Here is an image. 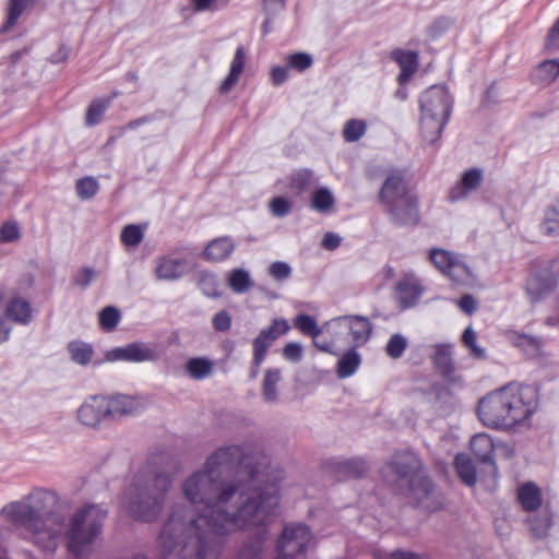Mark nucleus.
<instances>
[{
  "label": "nucleus",
  "mask_w": 559,
  "mask_h": 559,
  "mask_svg": "<svg viewBox=\"0 0 559 559\" xmlns=\"http://www.w3.org/2000/svg\"><path fill=\"white\" fill-rule=\"evenodd\" d=\"M182 492L190 504L173 506L158 537L164 555L181 559H218L233 527L262 524L280 504L276 483L236 444L212 453Z\"/></svg>",
  "instance_id": "obj_1"
},
{
  "label": "nucleus",
  "mask_w": 559,
  "mask_h": 559,
  "mask_svg": "<svg viewBox=\"0 0 559 559\" xmlns=\"http://www.w3.org/2000/svg\"><path fill=\"white\" fill-rule=\"evenodd\" d=\"M536 407L534 386L508 384L481 397L477 415L486 427L508 430L532 416Z\"/></svg>",
  "instance_id": "obj_2"
},
{
  "label": "nucleus",
  "mask_w": 559,
  "mask_h": 559,
  "mask_svg": "<svg viewBox=\"0 0 559 559\" xmlns=\"http://www.w3.org/2000/svg\"><path fill=\"white\" fill-rule=\"evenodd\" d=\"M58 496L48 489L37 488L24 501L11 502L4 507L7 515L35 536L55 540L64 527V519L55 511Z\"/></svg>",
  "instance_id": "obj_3"
},
{
  "label": "nucleus",
  "mask_w": 559,
  "mask_h": 559,
  "mask_svg": "<svg viewBox=\"0 0 559 559\" xmlns=\"http://www.w3.org/2000/svg\"><path fill=\"white\" fill-rule=\"evenodd\" d=\"M378 201L390 222L396 226H415L420 221L418 195L406 169L384 170Z\"/></svg>",
  "instance_id": "obj_4"
},
{
  "label": "nucleus",
  "mask_w": 559,
  "mask_h": 559,
  "mask_svg": "<svg viewBox=\"0 0 559 559\" xmlns=\"http://www.w3.org/2000/svg\"><path fill=\"white\" fill-rule=\"evenodd\" d=\"M173 479L167 473L139 471L124 491V503L128 513L136 521H155L165 503Z\"/></svg>",
  "instance_id": "obj_5"
},
{
  "label": "nucleus",
  "mask_w": 559,
  "mask_h": 559,
  "mask_svg": "<svg viewBox=\"0 0 559 559\" xmlns=\"http://www.w3.org/2000/svg\"><path fill=\"white\" fill-rule=\"evenodd\" d=\"M107 510L102 504L86 503L71 516L66 531L68 549L81 556L100 535Z\"/></svg>",
  "instance_id": "obj_6"
},
{
  "label": "nucleus",
  "mask_w": 559,
  "mask_h": 559,
  "mask_svg": "<svg viewBox=\"0 0 559 559\" xmlns=\"http://www.w3.org/2000/svg\"><path fill=\"white\" fill-rule=\"evenodd\" d=\"M420 459L411 451H401L392 455L380 469L383 481L396 489H404L421 473Z\"/></svg>",
  "instance_id": "obj_7"
},
{
  "label": "nucleus",
  "mask_w": 559,
  "mask_h": 559,
  "mask_svg": "<svg viewBox=\"0 0 559 559\" xmlns=\"http://www.w3.org/2000/svg\"><path fill=\"white\" fill-rule=\"evenodd\" d=\"M312 534L306 524H286L276 543L275 559H304Z\"/></svg>",
  "instance_id": "obj_8"
},
{
  "label": "nucleus",
  "mask_w": 559,
  "mask_h": 559,
  "mask_svg": "<svg viewBox=\"0 0 559 559\" xmlns=\"http://www.w3.org/2000/svg\"><path fill=\"white\" fill-rule=\"evenodd\" d=\"M429 259L443 275L456 285L467 284L474 278L471 267L456 253L435 248L430 250Z\"/></svg>",
  "instance_id": "obj_9"
},
{
  "label": "nucleus",
  "mask_w": 559,
  "mask_h": 559,
  "mask_svg": "<svg viewBox=\"0 0 559 559\" xmlns=\"http://www.w3.org/2000/svg\"><path fill=\"white\" fill-rule=\"evenodd\" d=\"M404 489H407L409 497L415 501L417 507L428 512H435L443 506L444 499L442 492L423 472L408 483Z\"/></svg>",
  "instance_id": "obj_10"
},
{
  "label": "nucleus",
  "mask_w": 559,
  "mask_h": 559,
  "mask_svg": "<svg viewBox=\"0 0 559 559\" xmlns=\"http://www.w3.org/2000/svg\"><path fill=\"white\" fill-rule=\"evenodd\" d=\"M559 259L538 271L532 272L526 281L525 292L532 304H536L550 294L558 284Z\"/></svg>",
  "instance_id": "obj_11"
},
{
  "label": "nucleus",
  "mask_w": 559,
  "mask_h": 559,
  "mask_svg": "<svg viewBox=\"0 0 559 559\" xmlns=\"http://www.w3.org/2000/svg\"><path fill=\"white\" fill-rule=\"evenodd\" d=\"M419 107L420 114L449 121L453 109V98L445 86L432 85L421 93Z\"/></svg>",
  "instance_id": "obj_12"
},
{
  "label": "nucleus",
  "mask_w": 559,
  "mask_h": 559,
  "mask_svg": "<svg viewBox=\"0 0 559 559\" xmlns=\"http://www.w3.org/2000/svg\"><path fill=\"white\" fill-rule=\"evenodd\" d=\"M328 332L348 330L355 346L365 345L371 336L372 324L364 316H342L326 322Z\"/></svg>",
  "instance_id": "obj_13"
},
{
  "label": "nucleus",
  "mask_w": 559,
  "mask_h": 559,
  "mask_svg": "<svg viewBox=\"0 0 559 559\" xmlns=\"http://www.w3.org/2000/svg\"><path fill=\"white\" fill-rule=\"evenodd\" d=\"M266 518L265 522L257 525H248L245 527H233L231 531L245 530L248 527H258L257 531L248 536V538L241 544L237 551L236 559H261L264 554V544L267 538V530L266 524L271 520V518L275 514L276 509Z\"/></svg>",
  "instance_id": "obj_14"
},
{
  "label": "nucleus",
  "mask_w": 559,
  "mask_h": 559,
  "mask_svg": "<svg viewBox=\"0 0 559 559\" xmlns=\"http://www.w3.org/2000/svg\"><path fill=\"white\" fill-rule=\"evenodd\" d=\"M105 358L108 361H156L158 359V353L145 343L133 342L127 346L116 347L108 350Z\"/></svg>",
  "instance_id": "obj_15"
},
{
  "label": "nucleus",
  "mask_w": 559,
  "mask_h": 559,
  "mask_svg": "<svg viewBox=\"0 0 559 559\" xmlns=\"http://www.w3.org/2000/svg\"><path fill=\"white\" fill-rule=\"evenodd\" d=\"M105 403L108 419L112 420L138 415L143 409V405L138 397L121 393L105 395Z\"/></svg>",
  "instance_id": "obj_16"
},
{
  "label": "nucleus",
  "mask_w": 559,
  "mask_h": 559,
  "mask_svg": "<svg viewBox=\"0 0 559 559\" xmlns=\"http://www.w3.org/2000/svg\"><path fill=\"white\" fill-rule=\"evenodd\" d=\"M289 325L285 319L275 318L272 324L262 329L252 342V353L266 357L269 348L281 336L288 332Z\"/></svg>",
  "instance_id": "obj_17"
},
{
  "label": "nucleus",
  "mask_w": 559,
  "mask_h": 559,
  "mask_svg": "<svg viewBox=\"0 0 559 559\" xmlns=\"http://www.w3.org/2000/svg\"><path fill=\"white\" fill-rule=\"evenodd\" d=\"M79 420L90 427L97 426L102 420L108 419L105 395L90 396L78 409Z\"/></svg>",
  "instance_id": "obj_18"
},
{
  "label": "nucleus",
  "mask_w": 559,
  "mask_h": 559,
  "mask_svg": "<svg viewBox=\"0 0 559 559\" xmlns=\"http://www.w3.org/2000/svg\"><path fill=\"white\" fill-rule=\"evenodd\" d=\"M483 181V170L479 168H471L463 173L460 181L451 188L448 199L451 202H457L465 199L468 193L478 189Z\"/></svg>",
  "instance_id": "obj_19"
},
{
  "label": "nucleus",
  "mask_w": 559,
  "mask_h": 559,
  "mask_svg": "<svg viewBox=\"0 0 559 559\" xmlns=\"http://www.w3.org/2000/svg\"><path fill=\"white\" fill-rule=\"evenodd\" d=\"M186 273V261L171 255L155 259V275L159 281H177Z\"/></svg>",
  "instance_id": "obj_20"
},
{
  "label": "nucleus",
  "mask_w": 559,
  "mask_h": 559,
  "mask_svg": "<svg viewBox=\"0 0 559 559\" xmlns=\"http://www.w3.org/2000/svg\"><path fill=\"white\" fill-rule=\"evenodd\" d=\"M423 294V287L413 275H405L396 284V296L402 308L414 307Z\"/></svg>",
  "instance_id": "obj_21"
},
{
  "label": "nucleus",
  "mask_w": 559,
  "mask_h": 559,
  "mask_svg": "<svg viewBox=\"0 0 559 559\" xmlns=\"http://www.w3.org/2000/svg\"><path fill=\"white\" fill-rule=\"evenodd\" d=\"M331 467L338 479L361 478L369 471V464L362 457L338 460Z\"/></svg>",
  "instance_id": "obj_22"
},
{
  "label": "nucleus",
  "mask_w": 559,
  "mask_h": 559,
  "mask_svg": "<svg viewBox=\"0 0 559 559\" xmlns=\"http://www.w3.org/2000/svg\"><path fill=\"white\" fill-rule=\"evenodd\" d=\"M236 245L228 236L211 240L203 250L202 258L209 262H222L234 252Z\"/></svg>",
  "instance_id": "obj_23"
},
{
  "label": "nucleus",
  "mask_w": 559,
  "mask_h": 559,
  "mask_svg": "<svg viewBox=\"0 0 559 559\" xmlns=\"http://www.w3.org/2000/svg\"><path fill=\"white\" fill-rule=\"evenodd\" d=\"M471 449L475 456L481 462L490 465L496 473L497 466L493 461L495 445L492 439L486 433L475 435L471 440Z\"/></svg>",
  "instance_id": "obj_24"
},
{
  "label": "nucleus",
  "mask_w": 559,
  "mask_h": 559,
  "mask_svg": "<svg viewBox=\"0 0 559 559\" xmlns=\"http://www.w3.org/2000/svg\"><path fill=\"white\" fill-rule=\"evenodd\" d=\"M447 123L448 121L441 118L420 114L419 129L423 140L429 144L436 143Z\"/></svg>",
  "instance_id": "obj_25"
},
{
  "label": "nucleus",
  "mask_w": 559,
  "mask_h": 559,
  "mask_svg": "<svg viewBox=\"0 0 559 559\" xmlns=\"http://www.w3.org/2000/svg\"><path fill=\"white\" fill-rule=\"evenodd\" d=\"M559 78V59L539 62L532 72V81L536 84L549 85Z\"/></svg>",
  "instance_id": "obj_26"
},
{
  "label": "nucleus",
  "mask_w": 559,
  "mask_h": 559,
  "mask_svg": "<svg viewBox=\"0 0 559 559\" xmlns=\"http://www.w3.org/2000/svg\"><path fill=\"white\" fill-rule=\"evenodd\" d=\"M417 58L418 56L414 51L394 49L391 52V59L401 68V73L399 75L400 83L406 81L417 70Z\"/></svg>",
  "instance_id": "obj_27"
},
{
  "label": "nucleus",
  "mask_w": 559,
  "mask_h": 559,
  "mask_svg": "<svg viewBox=\"0 0 559 559\" xmlns=\"http://www.w3.org/2000/svg\"><path fill=\"white\" fill-rule=\"evenodd\" d=\"M32 309L25 299L20 297L12 298L5 306L4 318L20 324L29 322Z\"/></svg>",
  "instance_id": "obj_28"
},
{
  "label": "nucleus",
  "mask_w": 559,
  "mask_h": 559,
  "mask_svg": "<svg viewBox=\"0 0 559 559\" xmlns=\"http://www.w3.org/2000/svg\"><path fill=\"white\" fill-rule=\"evenodd\" d=\"M245 59H246L245 49L242 46H239L236 49V52L234 55V58H233V61L230 64V69H229V73L225 78L223 83L221 84V87H219L221 93L229 92L233 88V86L237 83V81L245 68Z\"/></svg>",
  "instance_id": "obj_29"
},
{
  "label": "nucleus",
  "mask_w": 559,
  "mask_h": 559,
  "mask_svg": "<svg viewBox=\"0 0 559 559\" xmlns=\"http://www.w3.org/2000/svg\"><path fill=\"white\" fill-rule=\"evenodd\" d=\"M518 499L525 511L537 510L543 502L540 489L534 483H526L518 490Z\"/></svg>",
  "instance_id": "obj_30"
},
{
  "label": "nucleus",
  "mask_w": 559,
  "mask_h": 559,
  "mask_svg": "<svg viewBox=\"0 0 559 559\" xmlns=\"http://www.w3.org/2000/svg\"><path fill=\"white\" fill-rule=\"evenodd\" d=\"M316 183L317 178L308 168H300L290 175L289 188L296 195L310 191Z\"/></svg>",
  "instance_id": "obj_31"
},
{
  "label": "nucleus",
  "mask_w": 559,
  "mask_h": 559,
  "mask_svg": "<svg viewBox=\"0 0 559 559\" xmlns=\"http://www.w3.org/2000/svg\"><path fill=\"white\" fill-rule=\"evenodd\" d=\"M361 364V357L355 347L348 349L337 361L336 374L340 379L352 377Z\"/></svg>",
  "instance_id": "obj_32"
},
{
  "label": "nucleus",
  "mask_w": 559,
  "mask_h": 559,
  "mask_svg": "<svg viewBox=\"0 0 559 559\" xmlns=\"http://www.w3.org/2000/svg\"><path fill=\"white\" fill-rule=\"evenodd\" d=\"M68 352L71 360L79 366L85 367L92 362L94 348L90 343L83 341H71L68 344Z\"/></svg>",
  "instance_id": "obj_33"
},
{
  "label": "nucleus",
  "mask_w": 559,
  "mask_h": 559,
  "mask_svg": "<svg viewBox=\"0 0 559 559\" xmlns=\"http://www.w3.org/2000/svg\"><path fill=\"white\" fill-rule=\"evenodd\" d=\"M282 379V372L278 368H270L265 371L262 381L261 394L266 403L277 402V384Z\"/></svg>",
  "instance_id": "obj_34"
},
{
  "label": "nucleus",
  "mask_w": 559,
  "mask_h": 559,
  "mask_svg": "<svg viewBox=\"0 0 559 559\" xmlns=\"http://www.w3.org/2000/svg\"><path fill=\"white\" fill-rule=\"evenodd\" d=\"M432 362L444 378H450L454 371V365L451 357V346L443 344L437 345Z\"/></svg>",
  "instance_id": "obj_35"
},
{
  "label": "nucleus",
  "mask_w": 559,
  "mask_h": 559,
  "mask_svg": "<svg viewBox=\"0 0 559 559\" xmlns=\"http://www.w3.org/2000/svg\"><path fill=\"white\" fill-rule=\"evenodd\" d=\"M119 95V92H114L111 96L106 98H97L94 99L87 110L85 116V123L88 127L96 126L102 120L106 109L110 105L111 100Z\"/></svg>",
  "instance_id": "obj_36"
},
{
  "label": "nucleus",
  "mask_w": 559,
  "mask_h": 559,
  "mask_svg": "<svg viewBox=\"0 0 559 559\" xmlns=\"http://www.w3.org/2000/svg\"><path fill=\"white\" fill-rule=\"evenodd\" d=\"M455 468L460 479L466 486L476 484V468L467 454L460 453L455 456Z\"/></svg>",
  "instance_id": "obj_37"
},
{
  "label": "nucleus",
  "mask_w": 559,
  "mask_h": 559,
  "mask_svg": "<svg viewBox=\"0 0 559 559\" xmlns=\"http://www.w3.org/2000/svg\"><path fill=\"white\" fill-rule=\"evenodd\" d=\"M540 230L543 235L549 237L559 236V202L545 210Z\"/></svg>",
  "instance_id": "obj_38"
},
{
  "label": "nucleus",
  "mask_w": 559,
  "mask_h": 559,
  "mask_svg": "<svg viewBox=\"0 0 559 559\" xmlns=\"http://www.w3.org/2000/svg\"><path fill=\"white\" fill-rule=\"evenodd\" d=\"M335 204V199L332 192L321 187L313 191L311 195V207L319 213H329Z\"/></svg>",
  "instance_id": "obj_39"
},
{
  "label": "nucleus",
  "mask_w": 559,
  "mask_h": 559,
  "mask_svg": "<svg viewBox=\"0 0 559 559\" xmlns=\"http://www.w3.org/2000/svg\"><path fill=\"white\" fill-rule=\"evenodd\" d=\"M294 326L307 336L321 335L324 330L328 331L326 323L320 328L317 320L309 314L300 313L294 319Z\"/></svg>",
  "instance_id": "obj_40"
},
{
  "label": "nucleus",
  "mask_w": 559,
  "mask_h": 559,
  "mask_svg": "<svg viewBox=\"0 0 559 559\" xmlns=\"http://www.w3.org/2000/svg\"><path fill=\"white\" fill-rule=\"evenodd\" d=\"M32 0H10L8 5V16L3 25L0 27V32L5 33L14 26L25 9L32 5Z\"/></svg>",
  "instance_id": "obj_41"
},
{
  "label": "nucleus",
  "mask_w": 559,
  "mask_h": 559,
  "mask_svg": "<svg viewBox=\"0 0 559 559\" xmlns=\"http://www.w3.org/2000/svg\"><path fill=\"white\" fill-rule=\"evenodd\" d=\"M228 286L236 294H243L252 286V281L248 271L235 269L229 273Z\"/></svg>",
  "instance_id": "obj_42"
},
{
  "label": "nucleus",
  "mask_w": 559,
  "mask_h": 559,
  "mask_svg": "<svg viewBox=\"0 0 559 559\" xmlns=\"http://www.w3.org/2000/svg\"><path fill=\"white\" fill-rule=\"evenodd\" d=\"M187 371L192 379L202 380L213 371V364L206 358L195 357L187 362Z\"/></svg>",
  "instance_id": "obj_43"
},
{
  "label": "nucleus",
  "mask_w": 559,
  "mask_h": 559,
  "mask_svg": "<svg viewBox=\"0 0 559 559\" xmlns=\"http://www.w3.org/2000/svg\"><path fill=\"white\" fill-rule=\"evenodd\" d=\"M121 320V312L115 306H106L98 313V322L105 332L114 331Z\"/></svg>",
  "instance_id": "obj_44"
},
{
  "label": "nucleus",
  "mask_w": 559,
  "mask_h": 559,
  "mask_svg": "<svg viewBox=\"0 0 559 559\" xmlns=\"http://www.w3.org/2000/svg\"><path fill=\"white\" fill-rule=\"evenodd\" d=\"M407 346V338L401 333H394L385 345V354L392 359H399L404 355Z\"/></svg>",
  "instance_id": "obj_45"
},
{
  "label": "nucleus",
  "mask_w": 559,
  "mask_h": 559,
  "mask_svg": "<svg viewBox=\"0 0 559 559\" xmlns=\"http://www.w3.org/2000/svg\"><path fill=\"white\" fill-rule=\"evenodd\" d=\"M76 194L82 200L92 199L99 190V183L94 177H83L76 181Z\"/></svg>",
  "instance_id": "obj_46"
},
{
  "label": "nucleus",
  "mask_w": 559,
  "mask_h": 559,
  "mask_svg": "<svg viewBox=\"0 0 559 559\" xmlns=\"http://www.w3.org/2000/svg\"><path fill=\"white\" fill-rule=\"evenodd\" d=\"M286 64L289 70H295L297 72H304L311 68L313 64V58L310 53L307 52H295L286 58Z\"/></svg>",
  "instance_id": "obj_47"
},
{
  "label": "nucleus",
  "mask_w": 559,
  "mask_h": 559,
  "mask_svg": "<svg viewBox=\"0 0 559 559\" xmlns=\"http://www.w3.org/2000/svg\"><path fill=\"white\" fill-rule=\"evenodd\" d=\"M462 342L464 346L469 349L471 356H473L476 359L486 358V350L483 347L478 346L476 333L471 326L465 329V331L463 332Z\"/></svg>",
  "instance_id": "obj_48"
},
{
  "label": "nucleus",
  "mask_w": 559,
  "mask_h": 559,
  "mask_svg": "<svg viewBox=\"0 0 559 559\" xmlns=\"http://www.w3.org/2000/svg\"><path fill=\"white\" fill-rule=\"evenodd\" d=\"M143 230L139 225H127L123 227L120 238L121 242L127 247H136L143 240Z\"/></svg>",
  "instance_id": "obj_49"
},
{
  "label": "nucleus",
  "mask_w": 559,
  "mask_h": 559,
  "mask_svg": "<svg viewBox=\"0 0 559 559\" xmlns=\"http://www.w3.org/2000/svg\"><path fill=\"white\" fill-rule=\"evenodd\" d=\"M366 131V124L361 120L350 119L346 121L343 129V136L347 142L358 141Z\"/></svg>",
  "instance_id": "obj_50"
},
{
  "label": "nucleus",
  "mask_w": 559,
  "mask_h": 559,
  "mask_svg": "<svg viewBox=\"0 0 559 559\" xmlns=\"http://www.w3.org/2000/svg\"><path fill=\"white\" fill-rule=\"evenodd\" d=\"M199 287L207 297H217V280L212 273H202L199 280Z\"/></svg>",
  "instance_id": "obj_51"
},
{
  "label": "nucleus",
  "mask_w": 559,
  "mask_h": 559,
  "mask_svg": "<svg viewBox=\"0 0 559 559\" xmlns=\"http://www.w3.org/2000/svg\"><path fill=\"white\" fill-rule=\"evenodd\" d=\"M271 213L276 217H285L292 211L290 202L284 197H276L270 203Z\"/></svg>",
  "instance_id": "obj_52"
},
{
  "label": "nucleus",
  "mask_w": 559,
  "mask_h": 559,
  "mask_svg": "<svg viewBox=\"0 0 559 559\" xmlns=\"http://www.w3.org/2000/svg\"><path fill=\"white\" fill-rule=\"evenodd\" d=\"M269 275L276 281H284L292 275V267L286 262L276 261L270 265Z\"/></svg>",
  "instance_id": "obj_53"
},
{
  "label": "nucleus",
  "mask_w": 559,
  "mask_h": 559,
  "mask_svg": "<svg viewBox=\"0 0 559 559\" xmlns=\"http://www.w3.org/2000/svg\"><path fill=\"white\" fill-rule=\"evenodd\" d=\"M545 50L548 52L559 51V17L556 20L554 25L550 27L547 37L545 39Z\"/></svg>",
  "instance_id": "obj_54"
},
{
  "label": "nucleus",
  "mask_w": 559,
  "mask_h": 559,
  "mask_svg": "<svg viewBox=\"0 0 559 559\" xmlns=\"http://www.w3.org/2000/svg\"><path fill=\"white\" fill-rule=\"evenodd\" d=\"M97 273L93 267L85 266L81 269L76 275L74 276V284L80 286L81 288H87L91 283L95 280Z\"/></svg>",
  "instance_id": "obj_55"
},
{
  "label": "nucleus",
  "mask_w": 559,
  "mask_h": 559,
  "mask_svg": "<svg viewBox=\"0 0 559 559\" xmlns=\"http://www.w3.org/2000/svg\"><path fill=\"white\" fill-rule=\"evenodd\" d=\"M20 238V228L16 223L7 222L0 228V242H12Z\"/></svg>",
  "instance_id": "obj_56"
},
{
  "label": "nucleus",
  "mask_w": 559,
  "mask_h": 559,
  "mask_svg": "<svg viewBox=\"0 0 559 559\" xmlns=\"http://www.w3.org/2000/svg\"><path fill=\"white\" fill-rule=\"evenodd\" d=\"M283 356L292 362H299L302 358V346L299 343H287L283 348Z\"/></svg>",
  "instance_id": "obj_57"
},
{
  "label": "nucleus",
  "mask_w": 559,
  "mask_h": 559,
  "mask_svg": "<svg viewBox=\"0 0 559 559\" xmlns=\"http://www.w3.org/2000/svg\"><path fill=\"white\" fill-rule=\"evenodd\" d=\"M213 328L218 332H226L231 326L230 314L226 310H222L214 314L212 319Z\"/></svg>",
  "instance_id": "obj_58"
},
{
  "label": "nucleus",
  "mask_w": 559,
  "mask_h": 559,
  "mask_svg": "<svg viewBox=\"0 0 559 559\" xmlns=\"http://www.w3.org/2000/svg\"><path fill=\"white\" fill-rule=\"evenodd\" d=\"M288 70H289V68H287V64L285 67H281V66L274 67L271 71L272 83L275 86H280L283 83H285L288 79Z\"/></svg>",
  "instance_id": "obj_59"
},
{
  "label": "nucleus",
  "mask_w": 559,
  "mask_h": 559,
  "mask_svg": "<svg viewBox=\"0 0 559 559\" xmlns=\"http://www.w3.org/2000/svg\"><path fill=\"white\" fill-rule=\"evenodd\" d=\"M341 242L342 238L340 235L329 231L324 234L321 245L324 249L332 251L337 249L341 246Z\"/></svg>",
  "instance_id": "obj_60"
},
{
  "label": "nucleus",
  "mask_w": 559,
  "mask_h": 559,
  "mask_svg": "<svg viewBox=\"0 0 559 559\" xmlns=\"http://www.w3.org/2000/svg\"><path fill=\"white\" fill-rule=\"evenodd\" d=\"M460 309L467 314H473L477 309V302L472 295H464L457 302Z\"/></svg>",
  "instance_id": "obj_61"
},
{
  "label": "nucleus",
  "mask_w": 559,
  "mask_h": 559,
  "mask_svg": "<svg viewBox=\"0 0 559 559\" xmlns=\"http://www.w3.org/2000/svg\"><path fill=\"white\" fill-rule=\"evenodd\" d=\"M263 8L267 15H275L286 5V0H262Z\"/></svg>",
  "instance_id": "obj_62"
},
{
  "label": "nucleus",
  "mask_w": 559,
  "mask_h": 559,
  "mask_svg": "<svg viewBox=\"0 0 559 559\" xmlns=\"http://www.w3.org/2000/svg\"><path fill=\"white\" fill-rule=\"evenodd\" d=\"M313 345L321 352L333 354L335 344L332 341L326 338H322L321 335H317L312 337Z\"/></svg>",
  "instance_id": "obj_63"
},
{
  "label": "nucleus",
  "mask_w": 559,
  "mask_h": 559,
  "mask_svg": "<svg viewBox=\"0 0 559 559\" xmlns=\"http://www.w3.org/2000/svg\"><path fill=\"white\" fill-rule=\"evenodd\" d=\"M70 48L67 45H61L56 52L49 57V61L53 64L64 62L69 58Z\"/></svg>",
  "instance_id": "obj_64"
}]
</instances>
